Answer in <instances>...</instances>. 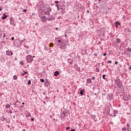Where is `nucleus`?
Returning <instances> with one entry per match:
<instances>
[{
  "label": "nucleus",
  "mask_w": 131,
  "mask_h": 131,
  "mask_svg": "<svg viewBox=\"0 0 131 131\" xmlns=\"http://www.w3.org/2000/svg\"><path fill=\"white\" fill-rule=\"evenodd\" d=\"M94 95L96 96V95H97V94L95 93Z\"/></svg>",
  "instance_id": "46"
},
{
  "label": "nucleus",
  "mask_w": 131,
  "mask_h": 131,
  "mask_svg": "<svg viewBox=\"0 0 131 131\" xmlns=\"http://www.w3.org/2000/svg\"><path fill=\"white\" fill-rule=\"evenodd\" d=\"M18 78V77H17L16 75L13 76V79L16 80Z\"/></svg>",
  "instance_id": "15"
},
{
  "label": "nucleus",
  "mask_w": 131,
  "mask_h": 131,
  "mask_svg": "<svg viewBox=\"0 0 131 131\" xmlns=\"http://www.w3.org/2000/svg\"><path fill=\"white\" fill-rule=\"evenodd\" d=\"M120 25V23L118 21L115 22V26H116V27H117L118 26H119Z\"/></svg>",
  "instance_id": "11"
},
{
  "label": "nucleus",
  "mask_w": 131,
  "mask_h": 131,
  "mask_svg": "<svg viewBox=\"0 0 131 131\" xmlns=\"http://www.w3.org/2000/svg\"><path fill=\"white\" fill-rule=\"evenodd\" d=\"M43 103H46V101H43Z\"/></svg>",
  "instance_id": "50"
},
{
  "label": "nucleus",
  "mask_w": 131,
  "mask_h": 131,
  "mask_svg": "<svg viewBox=\"0 0 131 131\" xmlns=\"http://www.w3.org/2000/svg\"><path fill=\"white\" fill-rule=\"evenodd\" d=\"M115 82H116V83H119V79L115 80Z\"/></svg>",
  "instance_id": "12"
},
{
  "label": "nucleus",
  "mask_w": 131,
  "mask_h": 131,
  "mask_svg": "<svg viewBox=\"0 0 131 131\" xmlns=\"http://www.w3.org/2000/svg\"><path fill=\"white\" fill-rule=\"evenodd\" d=\"M15 39V38H14V37H12V40H14Z\"/></svg>",
  "instance_id": "32"
},
{
  "label": "nucleus",
  "mask_w": 131,
  "mask_h": 131,
  "mask_svg": "<svg viewBox=\"0 0 131 131\" xmlns=\"http://www.w3.org/2000/svg\"><path fill=\"white\" fill-rule=\"evenodd\" d=\"M2 8H0V11H2Z\"/></svg>",
  "instance_id": "43"
},
{
  "label": "nucleus",
  "mask_w": 131,
  "mask_h": 131,
  "mask_svg": "<svg viewBox=\"0 0 131 131\" xmlns=\"http://www.w3.org/2000/svg\"><path fill=\"white\" fill-rule=\"evenodd\" d=\"M6 55H7V56H12V55H13V52L8 50L6 51Z\"/></svg>",
  "instance_id": "5"
},
{
  "label": "nucleus",
  "mask_w": 131,
  "mask_h": 131,
  "mask_svg": "<svg viewBox=\"0 0 131 131\" xmlns=\"http://www.w3.org/2000/svg\"><path fill=\"white\" fill-rule=\"evenodd\" d=\"M10 24L11 25H13V26H14L15 23L14 22V18L13 17H11L10 18Z\"/></svg>",
  "instance_id": "4"
},
{
  "label": "nucleus",
  "mask_w": 131,
  "mask_h": 131,
  "mask_svg": "<svg viewBox=\"0 0 131 131\" xmlns=\"http://www.w3.org/2000/svg\"><path fill=\"white\" fill-rule=\"evenodd\" d=\"M55 29H56V30H58V28H56Z\"/></svg>",
  "instance_id": "40"
},
{
  "label": "nucleus",
  "mask_w": 131,
  "mask_h": 131,
  "mask_svg": "<svg viewBox=\"0 0 131 131\" xmlns=\"http://www.w3.org/2000/svg\"><path fill=\"white\" fill-rule=\"evenodd\" d=\"M24 12H27V10H26V9H25V10H24V11H23Z\"/></svg>",
  "instance_id": "34"
},
{
  "label": "nucleus",
  "mask_w": 131,
  "mask_h": 131,
  "mask_svg": "<svg viewBox=\"0 0 131 131\" xmlns=\"http://www.w3.org/2000/svg\"><path fill=\"white\" fill-rule=\"evenodd\" d=\"M69 128H70V127H67V128H66L67 130H68V129H69Z\"/></svg>",
  "instance_id": "29"
},
{
  "label": "nucleus",
  "mask_w": 131,
  "mask_h": 131,
  "mask_svg": "<svg viewBox=\"0 0 131 131\" xmlns=\"http://www.w3.org/2000/svg\"><path fill=\"white\" fill-rule=\"evenodd\" d=\"M44 13L46 15L50 16L51 15V12H52V9L49 7H44Z\"/></svg>",
  "instance_id": "1"
},
{
  "label": "nucleus",
  "mask_w": 131,
  "mask_h": 131,
  "mask_svg": "<svg viewBox=\"0 0 131 131\" xmlns=\"http://www.w3.org/2000/svg\"><path fill=\"white\" fill-rule=\"evenodd\" d=\"M20 64L21 65H24V63H23V62H20Z\"/></svg>",
  "instance_id": "30"
},
{
  "label": "nucleus",
  "mask_w": 131,
  "mask_h": 131,
  "mask_svg": "<svg viewBox=\"0 0 131 131\" xmlns=\"http://www.w3.org/2000/svg\"><path fill=\"white\" fill-rule=\"evenodd\" d=\"M127 125L128 127H129V124H127Z\"/></svg>",
  "instance_id": "41"
},
{
  "label": "nucleus",
  "mask_w": 131,
  "mask_h": 131,
  "mask_svg": "<svg viewBox=\"0 0 131 131\" xmlns=\"http://www.w3.org/2000/svg\"><path fill=\"white\" fill-rule=\"evenodd\" d=\"M122 130H126V128L123 127L122 128Z\"/></svg>",
  "instance_id": "25"
},
{
  "label": "nucleus",
  "mask_w": 131,
  "mask_h": 131,
  "mask_svg": "<svg viewBox=\"0 0 131 131\" xmlns=\"http://www.w3.org/2000/svg\"><path fill=\"white\" fill-rule=\"evenodd\" d=\"M8 17V15H6V14H3V16L2 17V19L5 20V19H6Z\"/></svg>",
  "instance_id": "7"
},
{
  "label": "nucleus",
  "mask_w": 131,
  "mask_h": 131,
  "mask_svg": "<svg viewBox=\"0 0 131 131\" xmlns=\"http://www.w3.org/2000/svg\"><path fill=\"white\" fill-rule=\"evenodd\" d=\"M3 37H6V34H4Z\"/></svg>",
  "instance_id": "35"
},
{
  "label": "nucleus",
  "mask_w": 131,
  "mask_h": 131,
  "mask_svg": "<svg viewBox=\"0 0 131 131\" xmlns=\"http://www.w3.org/2000/svg\"><path fill=\"white\" fill-rule=\"evenodd\" d=\"M105 77H106V75H102V78H103V79H105Z\"/></svg>",
  "instance_id": "21"
},
{
  "label": "nucleus",
  "mask_w": 131,
  "mask_h": 131,
  "mask_svg": "<svg viewBox=\"0 0 131 131\" xmlns=\"http://www.w3.org/2000/svg\"><path fill=\"white\" fill-rule=\"evenodd\" d=\"M103 96H105V94H103Z\"/></svg>",
  "instance_id": "47"
},
{
  "label": "nucleus",
  "mask_w": 131,
  "mask_h": 131,
  "mask_svg": "<svg viewBox=\"0 0 131 131\" xmlns=\"http://www.w3.org/2000/svg\"><path fill=\"white\" fill-rule=\"evenodd\" d=\"M25 74H27V72H25L24 73H23V74H22V76H24V75H25Z\"/></svg>",
  "instance_id": "19"
},
{
  "label": "nucleus",
  "mask_w": 131,
  "mask_h": 131,
  "mask_svg": "<svg viewBox=\"0 0 131 131\" xmlns=\"http://www.w3.org/2000/svg\"><path fill=\"white\" fill-rule=\"evenodd\" d=\"M55 6H56V7H57V9H59V5L56 4Z\"/></svg>",
  "instance_id": "24"
},
{
  "label": "nucleus",
  "mask_w": 131,
  "mask_h": 131,
  "mask_svg": "<svg viewBox=\"0 0 131 131\" xmlns=\"http://www.w3.org/2000/svg\"><path fill=\"white\" fill-rule=\"evenodd\" d=\"M99 2H100V1H101V0H98Z\"/></svg>",
  "instance_id": "51"
},
{
  "label": "nucleus",
  "mask_w": 131,
  "mask_h": 131,
  "mask_svg": "<svg viewBox=\"0 0 131 131\" xmlns=\"http://www.w3.org/2000/svg\"><path fill=\"white\" fill-rule=\"evenodd\" d=\"M45 51H48V50H49V48H48V47H45Z\"/></svg>",
  "instance_id": "20"
},
{
  "label": "nucleus",
  "mask_w": 131,
  "mask_h": 131,
  "mask_svg": "<svg viewBox=\"0 0 131 131\" xmlns=\"http://www.w3.org/2000/svg\"><path fill=\"white\" fill-rule=\"evenodd\" d=\"M41 82H43L45 81V80L43 79H40Z\"/></svg>",
  "instance_id": "22"
},
{
  "label": "nucleus",
  "mask_w": 131,
  "mask_h": 131,
  "mask_svg": "<svg viewBox=\"0 0 131 131\" xmlns=\"http://www.w3.org/2000/svg\"><path fill=\"white\" fill-rule=\"evenodd\" d=\"M33 58H35V56H34L33 57Z\"/></svg>",
  "instance_id": "45"
},
{
  "label": "nucleus",
  "mask_w": 131,
  "mask_h": 131,
  "mask_svg": "<svg viewBox=\"0 0 131 131\" xmlns=\"http://www.w3.org/2000/svg\"><path fill=\"white\" fill-rule=\"evenodd\" d=\"M94 56H95V57H97L98 54H97V53H94Z\"/></svg>",
  "instance_id": "26"
},
{
  "label": "nucleus",
  "mask_w": 131,
  "mask_h": 131,
  "mask_svg": "<svg viewBox=\"0 0 131 131\" xmlns=\"http://www.w3.org/2000/svg\"><path fill=\"white\" fill-rule=\"evenodd\" d=\"M71 131H75V130L74 129H72L71 130Z\"/></svg>",
  "instance_id": "37"
},
{
  "label": "nucleus",
  "mask_w": 131,
  "mask_h": 131,
  "mask_svg": "<svg viewBox=\"0 0 131 131\" xmlns=\"http://www.w3.org/2000/svg\"><path fill=\"white\" fill-rule=\"evenodd\" d=\"M58 42H61V40H58Z\"/></svg>",
  "instance_id": "36"
},
{
  "label": "nucleus",
  "mask_w": 131,
  "mask_h": 131,
  "mask_svg": "<svg viewBox=\"0 0 131 131\" xmlns=\"http://www.w3.org/2000/svg\"><path fill=\"white\" fill-rule=\"evenodd\" d=\"M89 11H88V13H89Z\"/></svg>",
  "instance_id": "52"
},
{
  "label": "nucleus",
  "mask_w": 131,
  "mask_h": 131,
  "mask_svg": "<svg viewBox=\"0 0 131 131\" xmlns=\"http://www.w3.org/2000/svg\"><path fill=\"white\" fill-rule=\"evenodd\" d=\"M120 41H121V40L120 38L116 39V42H117V43H120Z\"/></svg>",
  "instance_id": "8"
},
{
  "label": "nucleus",
  "mask_w": 131,
  "mask_h": 131,
  "mask_svg": "<svg viewBox=\"0 0 131 131\" xmlns=\"http://www.w3.org/2000/svg\"><path fill=\"white\" fill-rule=\"evenodd\" d=\"M65 36H66V37L67 36V35H66Z\"/></svg>",
  "instance_id": "49"
},
{
  "label": "nucleus",
  "mask_w": 131,
  "mask_h": 131,
  "mask_svg": "<svg viewBox=\"0 0 131 131\" xmlns=\"http://www.w3.org/2000/svg\"><path fill=\"white\" fill-rule=\"evenodd\" d=\"M31 120H32V121H33V120H34V119L32 118V119H31Z\"/></svg>",
  "instance_id": "38"
},
{
  "label": "nucleus",
  "mask_w": 131,
  "mask_h": 131,
  "mask_svg": "<svg viewBox=\"0 0 131 131\" xmlns=\"http://www.w3.org/2000/svg\"><path fill=\"white\" fill-rule=\"evenodd\" d=\"M11 107V105H9V104H7L6 106V109H8V108H10Z\"/></svg>",
  "instance_id": "13"
},
{
  "label": "nucleus",
  "mask_w": 131,
  "mask_h": 131,
  "mask_svg": "<svg viewBox=\"0 0 131 131\" xmlns=\"http://www.w3.org/2000/svg\"><path fill=\"white\" fill-rule=\"evenodd\" d=\"M86 81L87 83H92V80L90 78H88Z\"/></svg>",
  "instance_id": "10"
},
{
  "label": "nucleus",
  "mask_w": 131,
  "mask_h": 131,
  "mask_svg": "<svg viewBox=\"0 0 131 131\" xmlns=\"http://www.w3.org/2000/svg\"><path fill=\"white\" fill-rule=\"evenodd\" d=\"M80 95H83V90L80 91Z\"/></svg>",
  "instance_id": "16"
},
{
  "label": "nucleus",
  "mask_w": 131,
  "mask_h": 131,
  "mask_svg": "<svg viewBox=\"0 0 131 131\" xmlns=\"http://www.w3.org/2000/svg\"><path fill=\"white\" fill-rule=\"evenodd\" d=\"M59 74H60V73H59V71H55L54 72V76H58V75H59Z\"/></svg>",
  "instance_id": "9"
},
{
  "label": "nucleus",
  "mask_w": 131,
  "mask_h": 131,
  "mask_svg": "<svg viewBox=\"0 0 131 131\" xmlns=\"http://www.w3.org/2000/svg\"><path fill=\"white\" fill-rule=\"evenodd\" d=\"M115 116H116V115H114V117H115Z\"/></svg>",
  "instance_id": "42"
},
{
  "label": "nucleus",
  "mask_w": 131,
  "mask_h": 131,
  "mask_svg": "<svg viewBox=\"0 0 131 131\" xmlns=\"http://www.w3.org/2000/svg\"><path fill=\"white\" fill-rule=\"evenodd\" d=\"M115 64L116 65H117V64H118V62L115 61Z\"/></svg>",
  "instance_id": "28"
},
{
  "label": "nucleus",
  "mask_w": 131,
  "mask_h": 131,
  "mask_svg": "<svg viewBox=\"0 0 131 131\" xmlns=\"http://www.w3.org/2000/svg\"><path fill=\"white\" fill-rule=\"evenodd\" d=\"M107 62H108V63H110V64H111V63H112V61H111V60H108V61H107Z\"/></svg>",
  "instance_id": "23"
},
{
  "label": "nucleus",
  "mask_w": 131,
  "mask_h": 131,
  "mask_svg": "<svg viewBox=\"0 0 131 131\" xmlns=\"http://www.w3.org/2000/svg\"><path fill=\"white\" fill-rule=\"evenodd\" d=\"M96 70H97V72H99V70L98 69H96Z\"/></svg>",
  "instance_id": "39"
},
{
  "label": "nucleus",
  "mask_w": 131,
  "mask_h": 131,
  "mask_svg": "<svg viewBox=\"0 0 131 131\" xmlns=\"http://www.w3.org/2000/svg\"><path fill=\"white\" fill-rule=\"evenodd\" d=\"M39 16L40 18H41L42 22H46V21L47 20V16H42L40 14H39Z\"/></svg>",
  "instance_id": "3"
},
{
  "label": "nucleus",
  "mask_w": 131,
  "mask_h": 131,
  "mask_svg": "<svg viewBox=\"0 0 131 131\" xmlns=\"http://www.w3.org/2000/svg\"><path fill=\"white\" fill-rule=\"evenodd\" d=\"M95 78H96V77H92V80H95Z\"/></svg>",
  "instance_id": "27"
},
{
  "label": "nucleus",
  "mask_w": 131,
  "mask_h": 131,
  "mask_svg": "<svg viewBox=\"0 0 131 131\" xmlns=\"http://www.w3.org/2000/svg\"><path fill=\"white\" fill-rule=\"evenodd\" d=\"M16 102H18V100H17V101Z\"/></svg>",
  "instance_id": "53"
},
{
  "label": "nucleus",
  "mask_w": 131,
  "mask_h": 131,
  "mask_svg": "<svg viewBox=\"0 0 131 131\" xmlns=\"http://www.w3.org/2000/svg\"><path fill=\"white\" fill-rule=\"evenodd\" d=\"M107 55V54L106 53L103 54V56H106Z\"/></svg>",
  "instance_id": "33"
},
{
  "label": "nucleus",
  "mask_w": 131,
  "mask_h": 131,
  "mask_svg": "<svg viewBox=\"0 0 131 131\" xmlns=\"http://www.w3.org/2000/svg\"><path fill=\"white\" fill-rule=\"evenodd\" d=\"M26 60L28 63H31L33 61V58L31 55H28L26 57Z\"/></svg>",
  "instance_id": "2"
},
{
  "label": "nucleus",
  "mask_w": 131,
  "mask_h": 131,
  "mask_svg": "<svg viewBox=\"0 0 131 131\" xmlns=\"http://www.w3.org/2000/svg\"><path fill=\"white\" fill-rule=\"evenodd\" d=\"M28 84H29V85L31 84V81L30 80H29V81L28 82Z\"/></svg>",
  "instance_id": "17"
},
{
  "label": "nucleus",
  "mask_w": 131,
  "mask_h": 131,
  "mask_svg": "<svg viewBox=\"0 0 131 131\" xmlns=\"http://www.w3.org/2000/svg\"><path fill=\"white\" fill-rule=\"evenodd\" d=\"M54 18L53 17V16H49L48 18H47V20L48 21H51V20H54Z\"/></svg>",
  "instance_id": "6"
},
{
  "label": "nucleus",
  "mask_w": 131,
  "mask_h": 131,
  "mask_svg": "<svg viewBox=\"0 0 131 131\" xmlns=\"http://www.w3.org/2000/svg\"><path fill=\"white\" fill-rule=\"evenodd\" d=\"M27 117H31V115L30 114V113H28L27 115H26Z\"/></svg>",
  "instance_id": "14"
},
{
  "label": "nucleus",
  "mask_w": 131,
  "mask_h": 131,
  "mask_svg": "<svg viewBox=\"0 0 131 131\" xmlns=\"http://www.w3.org/2000/svg\"><path fill=\"white\" fill-rule=\"evenodd\" d=\"M49 47H54V44H53V43H50Z\"/></svg>",
  "instance_id": "18"
},
{
  "label": "nucleus",
  "mask_w": 131,
  "mask_h": 131,
  "mask_svg": "<svg viewBox=\"0 0 131 131\" xmlns=\"http://www.w3.org/2000/svg\"><path fill=\"white\" fill-rule=\"evenodd\" d=\"M55 4H59V2L58 1H55Z\"/></svg>",
  "instance_id": "31"
},
{
  "label": "nucleus",
  "mask_w": 131,
  "mask_h": 131,
  "mask_svg": "<svg viewBox=\"0 0 131 131\" xmlns=\"http://www.w3.org/2000/svg\"><path fill=\"white\" fill-rule=\"evenodd\" d=\"M25 103L24 102H23V105H24Z\"/></svg>",
  "instance_id": "44"
},
{
  "label": "nucleus",
  "mask_w": 131,
  "mask_h": 131,
  "mask_svg": "<svg viewBox=\"0 0 131 131\" xmlns=\"http://www.w3.org/2000/svg\"><path fill=\"white\" fill-rule=\"evenodd\" d=\"M13 105H16V103H14Z\"/></svg>",
  "instance_id": "48"
}]
</instances>
